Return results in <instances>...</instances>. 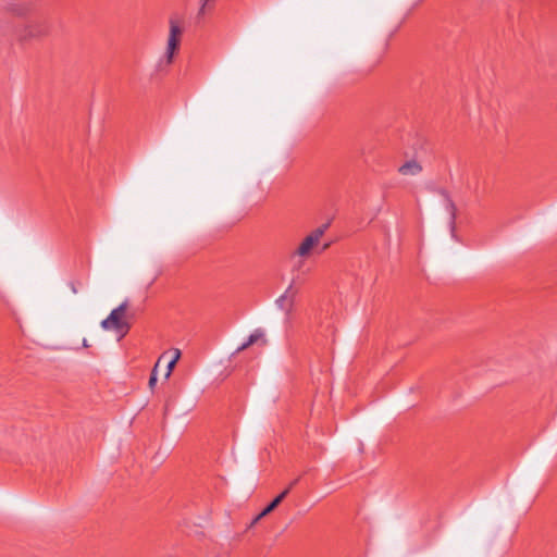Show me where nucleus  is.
<instances>
[{
	"instance_id": "f257e3e1",
	"label": "nucleus",
	"mask_w": 557,
	"mask_h": 557,
	"mask_svg": "<svg viewBox=\"0 0 557 557\" xmlns=\"http://www.w3.org/2000/svg\"><path fill=\"white\" fill-rule=\"evenodd\" d=\"M127 309L128 302L125 300L101 321V327L107 331L114 330L124 336L131 329L129 323L125 320Z\"/></svg>"
},
{
	"instance_id": "f03ea898",
	"label": "nucleus",
	"mask_w": 557,
	"mask_h": 557,
	"mask_svg": "<svg viewBox=\"0 0 557 557\" xmlns=\"http://www.w3.org/2000/svg\"><path fill=\"white\" fill-rule=\"evenodd\" d=\"M169 24L170 30L164 53V62L166 65H170L173 62L174 55L180 48L181 38L183 35V27L177 20L171 18Z\"/></svg>"
},
{
	"instance_id": "7ed1b4c3",
	"label": "nucleus",
	"mask_w": 557,
	"mask_h": 557,
	"mask_svg": "<svg viewBox=\"0 0 557 557\" xmlns=\"http://www.w3.org/2000/svg\"><path fill=\"white\" fill-rule=\"evenodd\" d=\"M329 224H324L315 230H313L309 235H307L296 250V255L306 258L311 251L318 246L321 237L324 235L327 230Z\"/></svg>"
},
{
	"instance_id": "20e7f679",
	"label": "nucleus",
	"mask_w": 557,
	"mask_h": 557,
	"mask_svg": "<svg viewBox=\"0 0 557 557\" xmlns=\"http://www.w3.org/2000/svg\"><path fill=\"white\" fill-rule=\"evenodd\" d=\"M297 295L298 289L293 284H290L286 290L276 299V306L287 315L290 314L294 309Z\"/></svg>"
},
{
	"instance_id": "39448f33",
	"label": "nucleus",
	"mask_w": 557,
	"mask_h": 557,
	"mask_svg": "<svg viewBox=\"0 0 557 557\" xmlns=\"http://www.w3.org/2000/svg\"><path fill=\"white\" fill-rule=\"evenodd\" d=\"M49 33V26L45 21L37 20L30 22L21 35V39L40 38Z\"/></svg>"
},
{
	"instance_id": "423d86ee",
	"label": "nucleus",
	"mask_w": 557,
	"mask_h": 557,
	"mask_svg": "<svg viewBox=\"0 0 557 557\" xmlns=\"http://www.w3.org/2000/svg\"><path fill=\"white\" fill-rule=\"evenodd\" d=\"M421 171L422 166L414 160L407 161L398 169V172L405 176H416L420 174Z\"/></svg>"
},
{
	"instance_id": "0eeeda50",
	"label": "nucleus",
	"mask_w": 557,
	"mask_h": 557,
	"mask_svg": "<svg viewBox=\"0 0 557 557\" xmlns=\"http://www.w3.org/2000/svg\"><path fill=\"white\" fill-rule=\"evenodd\" d=\"M263 336H264V333L262 330H260V329L255 330V332L249 335L247 342H245L237 348V352L246 350L248 347L256 344L260 339H262L263 344H265V339H263Z\"/></svg>"
},
{
	"instance_id": "6e6552de",
	"label": "nucleus",
	"mask_w": 557,
	"mask_h": 557,
	"mask_svg": "<svg viewBox=\"0 0 557 557\" xmlns=\"http://www.w3.org/2000/svg\"><path fill=\"white\" fill-rule=\"evenodd\" d=\"M289 493V488L284 490L280 495H277L264 509L263 515H269L271 511H273L287 496Z\"/></svg>"
},
{
	"instance_id": "1a4fd4ad",
	"label": "nucleus",
	"mask_w": 557,
	"mask_h": 557,
	"mask_svg": "<svg viewBox=\"0 0 557 557\" xmlns=\"http://www.w3.org/2000/svg\"><path fill=\"white\" fill-rule=\"evenodd\" d=\"M180 358H181L180 349H174V356H173L172 360H170V362L168 363V367H166L165 379H169L171 376L172 371Z\"/></svg>"
},
{
	"instance_id": "9d476101",
	"label": "nucleus",
	"mask_w": 557,
	"mask_h": 557,
	"mask_svg": "<svg viewBox=\"0 0 557 557\" xmlns=\"http://www.w3.org/2000/svg\"><path fill=\"white\" fill-rule=\"evenodd\" d=\"M159 363H160V359L154 364V367H153V369L151 371V375H150V379H149V382H148V385H149L150 389H153L156 384H157V370H158Z\"/></svg>"
},
{
	"instance_id": "9b49d317",
	"label": "nucleus",
	"mask_w": 557,
	"mask_h": 557,
	"mask_svg": "<svg viewBox=\"0 0 557 557\" xmlns=\"http://www.w3.org/2000/svg\"><path fill=\"white\" fill-rule=\"evenodd\" d=\"M447 209L449 210V213H450V220H451V221H450V223H451V226L454 227V226H455V220H456V211H457V209H456L455 203H454L450 199H448V200H447Z\"/></svg>"
},
{
	"instance_id": "f8f14e48",
	"label": "nucleus",
	"mask_w": 557,
	"mask_h": 557,
	"mask_svg": "<svg viewBox=\"0 0 557 557\" xmlns=\"http://www.w3.org/2000/svg\"><path fill=\"white\" fill-rule=\"evenodd\" d=\"M70 287H71V290H72L74 294H76V293H77V288H76V286H75V284H74L73 282H72V283H70Z\"/></svg>"
},
{
	"instance_id": "ddd939ff",
	"label": "nucleus",
	"mask_w": 557,
	"mask_h": 557,
	"mask_svg": "<svg viewBox=\"0 0 557 557\" xmlns=\"http://www.w3.org/2000/svg\"><path fill=\"white\" fill-rule=\"evenodd\" d=\"M267 515H263V510L256 517L255 521L253 522H257L258 520H260L261 518L265 517Z\"/></svg>"
},
{
	"instance_id": "4468645a",
	"label": "nucleus",
	"mask_w": 557,
	"mask_h": 557,
	"mask_svg": "<svg viewBox=\"0 0 557 557\" xmlns=\"http://www.w3.org/2000/svg\"><path fill=\"white\" fill-rule=\"evenodd\" d=\"M297 482H298V479L294 480V481L289 484V486H288L287 488H289V490H290V488H292V487H293Z\"/></svg>"
},
{
	"instance_id": "2eb2a0df",
	"label": "nucleus",
	"mask_w": 557,
	"mask_h": 557,
	"mask_svg": "<svg viewBox=\"0 0 557 557\" xmlns=\"http://www.w3.org/2000/svg\"><path fill=\"white\" fill-rule=\"evenodd\" d=\"M330 247V244H324V246L322 247V250H325Z\"/></svg>"
},
{
	"instance_id": "dca6fc26",
	"label": "nucleus",
	"mask_w": 557,
	"mask_h": 557,
	"mask_svg": "<svg viewBox=\"0 0 557 557\" xmlns=\"http://www.w3.org/2000/svg\"><path fill=\"white\" fill-rule=\"evenodd\" d=\"M83 345H84V347H89V345H88L86 339L83 341Z\"/></svg>"
}]
</instances>
